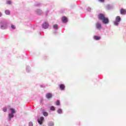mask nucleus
<instances>
[{
	"instance_id": "f257e3e1",
	"label": "nucleus",
	"mask_w": 126,
	"mask_h": 126,
	"mask_svg": "<svg viewBox=\"0 0 126 126\" xmlns=\"http://www.w3.org/2000/svg\"><path fill=\"white\" fill-rule=\"evenodd\" d=\"M45 120V118L44 117H40L39 118L37 119V123L40 125H43L44 123V120Z\"/></svg>"
},
{
	"instance_id": "f03ea898",
	"label": "nucleus",
	"mask_w": 126,
	"mask_h": 126,
	"mask_svg": "<svg viewBox=\"0 0 126 126\" xmlns=\"http://www.w3.org/2000/svg\"><path fill=\"white\" fill-rule=\"evenodd\" d=\"M14 118V114L12 113H9L8 115V122H10L11 121V119H13Z\"/></svg>"
},
{
	"instance_id": "7ed1b4c3",
	"label": "nucleus",
	"mask_w": 126,
	"mask_h": 126,
	"mask_svg": "<svg viewBox=\"0 0 126 126\" xmlns=\"http://www.w3.org/2000/svg\"><path fill=\"white\" fill-rule=\"evenodd\" d=\"M40 111L41 112L42 114L44 116V117H48L49 116V113L48 112L45 111V109H41L40 110Z\"/></svg>"
},
{
	"instance_id": "20e7f679",
	"label": "nucleus",
	"mask_w": 126,
	"mask_h": 126,
	"mask_svg": "<svg viewBox=\"0 0 126 126\" xmlns=\"http://www.w3.org/2000/svg\"><path fill=\"white\" fill-rule=\"evenodd\" d=\"M98 19L102 21L106 17H105V15L103 14H99L98 15Z\"/></svg>"
},
{
	"instance_id": "39448f33",
	"label": "nucleus",
	"mask_w": 126,
	"mask_h": 126,
	"mask_svg": "<svg viewBox=\"0 0 126 126\" xmlns=\"http://www.w3.org/2000/svg\"><path fill=\"white\" fill-rule=\"evenodd\" d=\"M101 21H102L103 23L104 24H108V23H109V18L105 17Z\"/></svg>"
},
{
	"instance_id": "423d86ee",
	"label": "nucleus",
	"mask_w": 126,
	"mask_h": 126,
	"mask_svg": "<svg viewBox=\"0 0 126 126\" xmlns=\"http://www.w3.org/2000/svg\"><path fill=\"white\" fill-rule=\"evenodd\" d=\"M59 88L60 90H62V91H63V90H64V89H65V86H64V84H60Z\"/></svg>"
},
{
	"instance_id": "0eeeda50",
	"label": "nucleus",
	"mask_w": 126,
	"mask_h": 126,
	"mask_svg": "<svg viewBox=\"0 0 126 126\" xmlns=\"http://www.w3.org/2000/svg\"><path fill=\"white\" fill-rule=\"evenodd\" d=\"M46 97L47 99H51L53 97V94L52 93H47L46 94Z\"/></svg>"
},
{
	"instance_id": "6e6552de",
	"label": "nucleus",
	"mask_w": 126,
	"mask_h": 126,
	"mask_svg": "<svg viewBox=\"0 0 126 126\" xmlns=\"http://www.w3.org/2000/svg\"><path fill=\"white\" fill-rule=\"evenodd\" d=\"M42 27L44 29H47V28H49V24L47 23H44L42 24Z\"/></svg>"
},
{
	"instance_id": "1a4fd4ad",
	"label": "nucleus",
	"mask_w": 126,
	"mask_h": 126,
	"mask_svg": "<svg viewBox=\"0 0 126 126\" xmlns=\"http://www.w3.org/2000/svg\"><path fill=\"white\" fill-rule=\"evenodd\" d=\"M9 110L11 112V113H10V114H13L14 115V114H15L16 113V111H15V109H14V108H10L9 109Z\"/></svg>"
},
{
	"instance_id": "9d476101",
	"label": "nucleus",
	"mask_w": 126,
	"mask_h": 126,
	"mask_svg": "<svg viewBox=\"0 0 126 126\" xmlns=\"http://www.w3.org/2000/svg\"><path fill=\"white\" fill-rule=\"evenodd\" d=\"M62 22L66 23L67 22V18L65 16L62 17Z\"/></svg>"
},
{
	"instance_id": "9b49d317",
	"label": "nucleus",
	"mask_w": 126,
	"mask_h": 126,
	"mask_svg": "<svg viewBox=\"0 0 126 126\" xmlns=\"http://www.w3.org/2000/svg\"><path fill=\"white\" fill-rule=\"evenodd\" d=\"M120 13H121V14H123V15L126 14V9H121L120 10Z\"/></svg>"
},
{
	"instance_id": "f8f14e48",
	"label": "nucleus",
	"mask_w": 126,
	"mask_h": 126,
	"mask_svg": "<svg viewBox=\"0 0 126 126\" xmlns=\"http://www.w3.org/2000/svg\"><path fill=\"white\" fill-rule=\"evenodd\" d=\"M96 27L97 29L100 30V29H101V24L99 23H97L96 24Z\"/></svg>"
},
{
	"instance_id": "ddd939ff",
	"label": "nucleus",
	"mask_w": 126,
	"mask_h": 126,
	"mask_svg": "<svg viewBox=\"0 0 126 126\" xmlns=\"http://www.w3.org/2000/svg\"><path fill=\"white\" fill-rule=\"evenodd\" d=\"M48 126H55V123L53 121H50L49 122H48Z\"/></svg>"
},
{
	"instance_id": "4468645a",
	"label": "nucleus",
	"mask_w": 126,
	"mask_h": 126,
	"mask_svg": "<svg viewBox=\"0 0 126 126\" xmlns=\"http://www.w3.org/2000/svg\"><path fill=\"white\" fill-rule=\"evenodd\" d=\"M57 113L60 115L63 114V109H62V108H59L57 110Z\"/></svg>"
},
{
	"instance_id": "2eb2a0df",
	"label": "nucleus",
	"mask_w": 126,
	"mask_h": 126,
	"mask_svg": "<svg viewBox=\"0 0 126 126\" xmlns=\"http://www.w3.org/2000/svg\"><path fill=\"white\" fill-rule=\"evenodd\" d=\"M116 21H117L118 22H120L121 21V17L120 16H117L116 18Z\"/></svg>"
},
{
	"instance_id": "dca6fc26",
	"label": "nucleus",
	"mask_w": 126,
	"mask_h": 126,
	"mask_svg": "<svg viewBox=\"0 0 126 126\" xmlns=\"http://www.w3.org/2000/svg\"><path fill=\"white\" fill-rule=\"evenodd\" d=\"M50 111H56V108L54 106H51L50 107Z\"/></svg>"
},
{
	"instance_id": "f3484780",
	"label": "nucleus",
	"mask_w": 126,
	"mask_h": 126,
	"mask_svg": "<svg viewBox=\"0 0 126 126\" xmlns=\"http://www.w3.org/2000/svg\"><path fill=\"white\" fill-rule=\"evenodd\" d=\"M2 111L4 113H6L7 112V107H4L2 108Z\"/></svg>"
},
{
	"instance_id": "a211bd4d",
	"label": "nucleus",
	"mask_w": 126,
	"mask_h": 126,
	"mask_svg": "<svg viewBox=\"0 0 126 126\" xmlns=\"http://www.w3.org/2000/svg\"><path fill=\"white\" fill-rule=\"evenodd\" d=\"M37 14L40 15L41 14V13H43V11H42L40 9H38L37 10Z\"/></svg>"
},
{
	"instance_id": "6ab92c4d",
	"label": "nucleus",
	"mask_w": 126,
	"mask_h": 126,
	"mask_svg": "<svg viewBox=\"0 0 126 126\" xmlns=\"http://www.w3.org/2000/svg\"><path fill=\"white\" fill-rule=\"evenodd\" d=\"M5 14H7V15H9L10 14V12L8 10H6L5 11Z\"/></svg>"
},
{
	"instance_id": "aec40b11",
	"label": "nucleus",
	"mask_w": 126,
	"mask_h": 126,
	"mask_svg": "<svg viewBox=\"0 0 126 126\" xmlns=\"http://www.w3.org/2000/svg\"><path fill=\"white\" fill-rule=\"evenodd\" d=\"M60 105H61V102H60V100H57L56 101V105L60 106Z\"/></svg>"
},
{
	"instance_id": "412c9836",
	"label": "nucleus",
	"mask_w": 126,
	"mask_h": 126,
	"mask_svg": "<svg viewBox=\"0 0 126 126\" xmlns=\"http://www.w3.org/2000/svg\"><path fill=\"white\" fill-rule=\"evenodd\" d=\"M94 39L95 40H100V37L96 36L94 37Z\"/></svg>"
},
{
	"instance_id": "4be33fe9",
	"label": "nucleus",
	"mask_w": 126,
	"mask_h": 126,
	"mask_svg": "<svg viewBox=\"0 0 126 126\" xmlns=\"http://www.w3.org/2000/svg\"><path fill=\"white\" fill-rule=\"evenodd\" d=\"M114 25H116V26H117V25H119V22L116 21L114 22Z\"/></svg>"
},
{
	"instance_id": "5701e85b",
	"label": "nucleus",
	"mask_w": 126,
	"mask_h": 126,
	"mask_svg": "<svg viewBox=\"0 0 126 126\" xmlns=\"http://www.w3.org/2000/svg\"><path fill=\"white\" fill-rule=\"evenodd\" d=\"M53 27H54V29H58V25H54L53 26Z\"/></svg>"
},
{
	"instance_id": "b1692460",
	"label": "nucleus",
	"mask_w": 126,
	"mask_h": 126,
	"mask_svg": "<svg viewBox=\"0 0 126 126\" xmlns=\"http://www.w3.org/2000/svg\"><path fill=\"white\" fill-rule=\"evenodd\" d=\"M6 4H11V1L10 0H8L6 1Z\"/></svg>"
},
{
	"instance_id": "393cba45",
	"label": "nucleus",
	"mask_w": 126,
	"mask_h": 126,
	"mask_svg": "<svg viewBox=\"0 0 126 126\" xmlns=\"http://www.w3.org/2000/svg\"><path fill=\"white\" fill-rule=\"evenodd\" d=\"M29 126H33V122H30L29 124Z\"/></svg>"
},
{
	"instance_id": "a878e982",
	"label": "nucleus",
	"mask_w": 126,
	"mask_h": 126,
	"mask_svg": "<svg viewBox=\"0 0 126 126\" xmlns=\"http://www.w3.org/2000/svg\"><path fill=\"white\" fill-rule=\"evenodd\" d=\"M11 28L12 29H15V26H13V25H11Z\"/></svg>"
},
{
	"instance_id": "bb28decb",
	"label": "nucleus",
	"mask_w": 126,
	"mask_h": 126,
	"mask_svg": "<svg viewBox=\"0 0 126 126\" xmlns=\"http://www.w3.org/2000/svg\"><path fill=\"white\" fill-rule=\"evenodd\" d=\"M40 87H41V88H45V86L41 85H40Z\"/></svg>"
},
{
	"instance_id": "cd10ccee",
	"label": "nucleus",
	"mask_w": 126,
	"mask_h": 126,
	"mask_svg": "<svg viewBox=\"0 0 126 126\" xmlns=\"http://www.w3.org/2000/svg\"><path fill=\"white\" fill-rule=\"evenodd\" d=\"M105 0H99V1H101V2H104Z\"/></svg>"
},
{
	"instance_id": "c85d7f7f",
	"label": "nucleus",
	"mask_w": 126,
	"mask_h": 126,
	"mask_svg": "<svg viewBox=\"0 0 126 126\" xmlns=\"http://www.w3.org/2000/svg\"><path fill=\"white\" fill-rule=\"evenodd\" d=\"M2 15V14H1V13L0 12V17Z\"/></svg>"
},
{
	"instance_id": "c756f323",
	"label": "nucleus",
	"mask_w": 126,
	"mask_h": 126,
	"mask_svg": "<svg viewBox=\"0 0 126 126\" xmlns=\"http://www.w3.org/2000/svg\"><path fill=\"white\" fill-rule=\"evenodd\" d=\"M3 27V26H1V28H2Z\"/></svg>"
}]
</instances>
